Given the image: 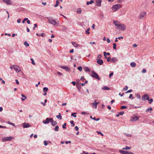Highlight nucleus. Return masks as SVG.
<instances>
[{
	"instance_id": "obj_1",
	"label": "nucleus",
	"mask_w": 154,
	"mask_h": 154,
	"mask_svg": "<svg viewBox=\"0 0 154 154\" xmlns=\"http://www.w3.org/2000/svg\"><path fill=\"white\" fill-rule=\"evenodd\" d=\"M113 23L117 27V29L121 30H124L126 29V26L123 24H120L117 21H113Z\"/></svg>"
},
{
	"instance_id": "obj_2",
	"label": "nucleus",
	"mask_w": 154,
	"mask_h": 154,
	"mask_svg": "<svg viewBox=\"0 0 154 154\" xmlns=\"http://www.w3.org/2000/svg\"><path fill=\"white\" fill-rule=\"evenodd\" d=\"M43 122L44 124H48L49 122H51L52 125H56L57 124V122L54 121L51 118H47L45 120L43 121Z\"/></svg>"
},
{
	"instance_id": "obj_3",
	"label": "nucleus",
	"mask_w": 154,
	"mask_h": 154,
	"mask_svg": "<svg viewBox=\"0 0 154 154\" xmlns=\"http://www.w3.org/2000/svg\"><path fill=\"white\" fill-rule=\"evenodd\" d=\"M48 19V22L54 26H57L59 23L56 21L55 20H54L51 17H47Z\"/></svg>"
},
{
	"instance_id": "obj_4",
	"label": "nucleus",
	"mask_w": 154,
	"mask_h": 154,
	"mask_svg": "<svg viewBox=\"0 0 154 154\" xmlns=\"http://www.w3.org/2000/svg\"><path fill=\"white\" fill-rule=\"evenodd\" d=\"M14 139V137L13 136L5 137L2 139V141L3 142H5L8 141H10Z\"/></svg>"
},
{
	"instance_id": "obj_5",
	"label": "nucleus",
	"mask_w": 154,
	"mask_h": 154,
	"mask_svg": "<svg viewBox=\"0 0 154 154\" xmlns=\"http://www.w3.org/2000/svg\"><path fill=\"white\" fill-rule=\"evenodd\" d=\"M122 7V5L120 4H116L114 5L112 8V9L114 11H117L119 8Z\"/></svg>"
},
{
	"instance_id": "obj_6",
	"label": "nucleus",
	"mask_w": 154,
	"mask_h": 154,
	"mask_svg": "<svg viewBox=\"0 0 154 154\" xmlns=\"http://www.w3.org/2000/svg\"><path fill=\"white\" fill-rule=\"evenodd\" d=\"M91 76L93 78H95L98 79H100V78L98 74L94 72L93 71H92V73L91 75Z\"/></svg>"
},
{
	"instance_id": "obj_7",
	"label": "nucleus",
	"mask_w": 154,
	"mask_h": 154,
	"mask_svg": "<svg viewBox=\"0 0 154 154\" xmlns=\"http://www.w3.org/2000/svg\"><path fill=\"white\" fill-rule=\"evenodd\" d=\"M119 152L122 154H135L134 153L131 152L124 151L122 150H120L119 151Z\"/></svg>"
},
{
	"instance_id": "obj_8",
	"label": "nucleus",
	"mask_w": 154,
	"mask_h": 154,
	"mask_svg": "<svg viewBox=\"0 0 154 154\" xmlns=\"http://www.w3.org/2000/svg\"><path fill=\"white\" fill-rule=\"evenodd\" d=\"M146 13L145 12H143L140 15L139 18L140 19H143L146 15Z\"/></svg>"
},
{
	"instance_id": "obj_9",
	"label": "nucleus",
	"mask_w": 154,
	"mask_h": 154,
	"mask_svg": "<svg viewBox=\"0 0 154 154\" xmlns=\"http://www.w3.org/2000/svg\"><path fill=\"white\" fill-rule=\"evenodd\" d=\"M142 99L143 100H149V97L148 95L145 94L142 97Z\"/></svg>"
},
{
	"instance_id": "obj_10",
	"label": "nucleus",
	"mask_w": 154,
	"mask_h": 154,
	"mask_svg": "<svg viewBox=\"0 0 154 154\" xmlns=\"http://www.w3.org/2000/svg\"><path fill=\"white\" fill-rule=\"evenodd\" d=\"M13 68L17 72H19L21 70L20 68L17 66L14 65Z\"/></svg>"
},
{
	"instance_id": "obj_11",
	"label": "nucleus",
	"mask_w": 154,
	"mask_h": 154,
	"mask_svg": "<svg viewBox=\"0 0 154 154\" xmlns=\"http://www.w3.org/2000/svg\"><path fill=\"white\" fill-rule=\"evenodd\" d=\"M101 0H96L95 2V5L98 6H100L101 5Z\"/></svg>"
},
{
	"instance_id": "obj_12",
	"label": "nucleus",
	"mask_w": 154,
	"mask_h": 154,
	"mask_svg": "<svg viewBox=\"0 0 154 154\" xmlns=\"http://www.w3.org/2000/svg\"><path fill=\"white\" fill-rule=\"evenodd\" d=\"M97 63L98 64L100 65H102L103 63V61L100 59H97Z\"/></svg>"
},
{
	"instance_id": "obj_13",
	"label": "nucleus",
	"mask_w": 154,
	"mask_h": 154,
	"mask_svg": "<svg viewBox=\"0 0 154 154\" xmlns=\"http://www.w3.org/2000/svg\"><path fill=\"white\" fill-rule=\"evenodd\" d=\"M61 67L62 68L65 69L66 71L69 72L70 70V69L67 66H61Z\"/></svg>"
},
{
	"instance_id": "obj_14",
	"label": "nucleus",
	"mask_w": 154,
	"mask_h": 154,
	"mask_svg": "<svg viewBox=\"0 0 154 154\" xmlns=\"http://www.w3.org/2000/svg\"><path fill=\"white\" fill-rule=\"evenodd\" d=\"M138 117L137 116H133L131 119V121H136L138 120Z\"/></svg>"
},
{
	"instance_id": "obj_15",
	"label": "nucleus",
	"mask_w": 154,
	"mask_h": 154,
	"mask_svg": "<svg viewBox=\"0 0 154 154\" xmlns=\"http://www.w3.org/2000/svg\"><path fill=\"white\" fill-rule=\"evenodd\" d=\"M5 3H6L8 5L12 4V2L10 0H2Z\"/></svg>"
},
{
	"instance_id": "obj_16",
	"label": "nucleus",
	"mask_w": 154,
	"mask_h": 154,
	"mask_svg": "<svg viewBox=\"0 0 154 154\" xmlns=\"http://www.w3.org/2000/svg\"><path fill=\"white\" fill-rule=\"evenodd\" d=\"M96 100H95L94 102L92 103V105L95 107V108H96L97 107V105L99 103L98 102H96Z\"/></svg>"
},
{
	"instance_id": "obj_17",
	"label": "nucleus",
	"mask_w": 154,
	"mask_h": 154,
	"mask_svg": "<svg viewBox=\"0 0 154 154\" xmlns=\"http://www.w3.org/2000/svg\"><path fill=\"white\" fill-rule=\"evenodd\" d=\"M117 61V59L116 57H113L111 59V62L115 63Z\"/></svg>"
},
{
	"instance_id": "obj_18",
	"label": "nucleus",
	"mask_w": 154,
	"mask_h": 154,
	"mask_svg": "<svg viewBox=\"0 0 154 154\" xmlns=\"http://www.w3.org/2000/svg\"><path fill=\"white\" fill-rule=\"evenodd\" d=\"M56 117L57 119H59L60 120L61 119H62V116H61V114H60V113H59V115H57L56 116Z\"/></svg>"
},
{
	"instance_id": "obj_19",
	"label": "nucleus",
	"mask_w": 154,
	"mask_h": 154,
	"mask_svg": "<svg viewBox=\"0 0 154 154\" xmlns=\"http://www.w3.org/2000/svg\"><path fill=\"white\" fill-rule=\"evenodd\" d=\"M131 66L133 67H135L136 66V64L134 62H132L130 64Z\"/></svg>"
},
{
	"instance_id": "obj_20",
	"label": "nucleus",
	"mask_w": 154,
	"mask_h": 154,
	"mask_svg": "<svg viewBox=\"0 0 154 154\" xmlns=\"http://www.w3.org/2000/svg\"><path fill=\"white\" fill-rule=\"evenodd\" d=\"M84 69L85 72H89L90 71V70L89 69V68L88 67H85L84 68Z\"/></svg>"
},
{
	"instance_id": "obj_21",
	"label": "nucleus",
	"mask_w": 154,
	"mask_h": 154,
	"mask_svg": "<svg viewBox=\"0 0 154 154\" xmlns=\"http://www.w3.org/2000/svg\"><path fill=\"white\" fill-rule=\"evenodd\" d=\"M102 89L103 90H109L110 88L107 86H105L102 88Z\"/></svg>"
},
{
	"instance_id": "obj_22",
	"label": "nucleus",
	"mask_w": 154,
	"mask_h": 154,
	"mask_svg": "<svg viewBox=\"0 0 154 154\" xmlns=\"http://www.w3.org/2000/svg\"><path fill=\"white\" fill-rule=\"evenodd\" d=\"M131 148L130 147H128V146H126L125 148H122V150L125 149L126 150H128L130 149Z\"/></svg>"
},
{
	"instance_id": "obj_23",
	"label": "nucleus",
	"mask_w": 154,
	"mask_h": 154,
	"mask_svg": "<svg viewBox=\"0 0 154 154\" xmlns=\"http://www.w3.org/2000/svg\"><path fill=\"white\" fill-rule=\"evenodd\" d=\"M94 1L93 0H91L90 2H87V5H88L89 4H91L94 3Z\"/></svg>"
},
{
	"instance_id": "obj_24",
	"label": "nucleus",
	"mask_w": 154,
	"mask_h": 154,
	"mask_svg": "<svg viewBox=\"0 0 154 154\" xmlns=\"http://www.w3.org/2000/svg\"><path fill=\"white\" fill-rule=\"evenodd\" d=\"M59 4V2L58 0H57L56 1V4L54 6V7H57Z\"/></svg>"
},
{
	"instance_id": "obj_25",
	"label": "nucleus",
	"mask_w": 154,
	"mask_h": 154,
	"mask_svg": "<svg viewBox=\"0 0 154 154\" xmlns=\"http://www.w3.org/2000/svg\"><path fill=\"white\" fill-rule=\"evenodd\" d=\"M72 44L75 47H77L78 46V44L75 42H72Z\"/></svg>"
},
{
	"instance_id": "obj_26",
	"label": "nucleus",
	"mask_w": 154,
	"mask_h": 154,
	"mask_svg": "<svg viewBox=\"0 0 154 154\" xmlns=\"http://www.w3.org/2000/svg\"><path fill=\"white\" fill-rule=\"evenodd\" d=\"M48 90V88L46 87H44L43 89V92H44L45 91L46 92H47Z\"/></svg>"
},
{
	"instance_id": "obj_27",
	"label": "nucleus",
	"mask_w": 154,
	"mask_h": 154,
	"mask_svg": "<svg viewBox=\"0 0 154 154\" xmlns=\"http://www.w3.org/2000/svg\"><path fill=\"white\" fill-rule=\"evenodd\" d=\"M81 10L80 8H79L77 9V13H80V14L81 13Z\"/></svg>"
},
{
	"instance_id": "obj_28",
	"label": "nucleus",
	"mask_w": 154,
	"mask_h": 154,
	"mask_svg": "<svg viewBox=\"0 0 154 154\" xmlns=\"http://www.w3.org/2000/svg\"><path fill=\"white\" fill-rule=\"evenodd\" d=\"M21 96L22 97L25 98L24 99H23V98H21L23 101L24 100L26 99V97L24 95L22 94H21Z\"/></svg>"
},
{
	"instance_id": "obj_29",
	"label": "nucleus",
	"mask_w": 154,
	"mask_h": 154,
	"mask_svg": "<svg viewBox=\"0 0 154 154\" xmlns=\"http://www.w3.org/2000/svg\"><path fill=\"white\" fill-rule=\"evenodd\" d=\"M124 134H125L126 136L128 137H131L132 135L128 133H125Z\"/></svg>"
},
{
	"instance_id": "obj_30",
	"label": "nucleus",
	"mask_w": 154,
	"mask_h": 154,
	"mask_svg": "<svg viewBox=\"0 0 154 154\" xmlns=\"http://www.w3.org/2000/svg\"><path fill=\"white\" fill-rule=\"evenodd\" d=\"M24 44L26 46H29V44L26 41L24 42Z\"/></svg>"
},
{
	"instance_id": "obj_31",
	"label": "nucleus",
	"mask_w": 154,
	"mask_h": 154,
	"mask_svg": "<svg viewBox=\"0 0 154 154\" xmlns=\"http://www.w3.org/2000/svg\"><path fill=\"white\" fill-rule=\"evenodd\" d=\"M152 107H150L149 108H148V109H147L146 110V112H148L149 111H152Z\"/></svg>"
},
{
	"instance_id": "obj_32",
	"label": "nucleus",
	"mask_w": 154,
	"mask_h": 154,
	"mask_svg": "<svg viewBox=\"0 0 154 154\" xmlns=\"http://www.w3.org/2000/svg\"><path fill=\"white\" fill-rule=\"evenodd\" d=\"M113 48L114 49H116V44L115 43H113Z\"/></svg>"
},
{
	"instance_id": "obj_33",
	"label": "nucleus",
	"mask_w": 154,
	"mask_h": 154,
	"mask_svg": "<svg viewBox=\"0 0 154 154\" xmlns=\"http://www.w3.org/2000/svg\"><path fill=\"white\" fill-rule=\"evenodd\" d=\"M59 127L58 126H56V127L54 128V130L55 131H57L58 130Z\"/></svg>"
},
{
	"instance_id": "obj_34",
	"label": "nucleus",
	"mask_w": 154,
	"mask_h": 154,
	"mask_svg": "<svg viewBox=\"0 0 154 154\" xmlns=\"http://www.w3.org/2000/svg\"><path fill=\"white\" fill-rule=\"evenodd\" d=\"M128 86H126L123 89V90L126 91L128 90Z\"/></svg>"
},
{
	"instance_id": "obj_35",
	"label": "nucleus",
	"mask_w": 154,
	"mask_h": 154,
	"mask_svg": "<svg viewBox=\"0 0 154 154\" xmlns=\"http://www.w3.org/2000/svg\"><path fill=\"white\" fill-rule=\"evenodd\" d=\"M30 60L31 61H32V64L34 65H35V63L34 62V60L32 58H31Z\"/></svg>"
},
{
	"instance_id": "obj_36",
	"label": "nucleus",
	"mask_w": 154,
	"mask_h": 154,
	"mask_svg": "<svg viewBox=\"0 0 154 154\" xmlns=\"http://www.w3.org/2000/svg\"><path fill=\"white\" fill-rule=\"evenodd\" d=\"M78 69L79 71H81L82 70V68L81 66H79L78 68Z\"/></svg>"
},
{
	"instance_id": "obj_37",
	"label": "nucleus",
	"mask_w": 154,
	"mask_h": 154,
	"mask_svg": "<svg viewBox=\"0 0 154 154\" xmlns=\"http://www.w3.org/2000/svg\"><path fill=\"white\" fill-rule=\"evenodd\" d=\"M97 132L98 134H100V135L102 136H103V134H102V133H101V132L100 131H97Z\"/></svg>"
},
{
	"instance_id": "obj_38",
	"label": "nucleus",
	"mask_w": 154,
	"mask_h": 154,
	"mask_svg": "<svg viewBox=\"0 0 154 154\" xmlns=\"http://www.w3.org/2000/svg\"><path fill=\"white\" fill-rule=\"evenodd\" d=\"M127 107L126 106H122L121 107V109H126L127 108Z\"/></svg>"
},
{
	"instance_id": "obj_39",
	"label": "nucleus",
	"mask_w": 154,
	"mask_h": 154,
	"mask_svg": "<svg viewBox=\"0 0 154 154\" xmlns=\"http://www.w3.org/2000/svg\"><path fill=\"white\" fill-rule=\"evenodd\" d=\"M44 145L45 146H46L48 145V143H47V142L46 140H45L44 141Z\"/></svg>"
},
{
	"instance_id": "obj_40",
	"label": "nucleus",
	"mask_w": 154,
	"mask_h": 154,
	"mask_svg": "<svg viewBox=\"0 0 154 154\" xmlns=\"http://www.w3.org/2000/svg\"><path fill=\"white\" fill-rule=\"evenodd\" d=\"M150 101L149 102V104H151L153 101L152 99H150L149 100H148Z\"/></svg>"
},
{
	"instance_id": "obj_41",
	"label": "nucleus",
	"mask_w": 154,
	"mask_h": 154,
	"mask_svg": "<svg viewBox=\"0 0 154 154\" xmlns=\"http://www.w3.org/2000/svg\"><path fill=\"white\" fill-rule=\"evenodd\" d=\"M76 86H77V88L79 90H80V88H81L80 86L79 85L77 84Z\"/></svg>"
},
{
	"instance_id": "obj_42",
	"label": "nucleus",
	"mask_w": 154,
	"mask_h": 154,
	"mask_svg": "<svg viewBox=\"0 0 154 154\" xmlns=\"http://www.w3.org/2000/svg\"><path fill=\"white\" fill-rule=\"evenodd\" d=\"M146 69H143V70L142 71V73H145L146 72Z\"/></svg>"
},
{
	"instance_id": "obj_43",
	"label": "nucleus",
	"mask_w": 154,
	"mask_h": 154,
	"mask_svg": "<svg viewBox=\"0 0 154 154\" xmlns=\"http://www.w3.org/2000/svg\"><path fill=\"white\" fill-rule=\"evenodd\" d=\"M76 114V113H72L71 114V116H73L74 117H76V116L75 115H74L75 114Z\"/></svg>"
},
{
	"instance_id": "obj_44",
	"label": "nucleus",
	"mask_w": 154,
	"mask_h": 154,
	"mask_svg": "<svg viewBox=\"0 0 154 154\" xmlns=\"http://www.w3.org/2000/svg\"><path fill=\"white\" fill-rule=\"evenodd\" d=\"M136 96L138 98H139V99H140V95L139 94H137V95H136Z\"/></svg>"
},
{
	"instance_id": "obj_45",
	"label": "nucleus",
	"mask_w": 154,
	"mask_h": 154,
	"mask_svg": "<svg viewBox=\"0 0 154 154\" xmlns=\"http://www.w3.org/2000/svg\"><path fill=\"white\" fill-rule=\"evenodd\" d=\"M132 91V89H130L129 90H128L127 91H126L125 93H130Z\"/></svg>"
},
{
	"instance_id": "obj_46",
	"label": "nucleus",
	"mask_w": 154,
	"mask_h": 154,
	"mask_svg": "<svg viewBox=\"0 0 154 154\" xmlns=\"http://www.w3.org/2000/svg\"><path fill=\"white\" fill-rule=\"evenodd\" d=\"M8 123L9 124H10L11 125H15L14 123H11V122H8Z\"/></svg>"
},
{
	"instance_id": "obj_47",
	"label": "nucleus",
	"mask_w": 154,
	"mask_h": 154,
	"mask_svg": "<svg viewBox=\"0 0 154 154\" xmlns=\"http://www.w3.org/2000/svg\"><path fill=\"white\" fill-rule=\"evenodd\" d=\"M111 59L110 57H109L107 58V62H109L110 61V60H111Z\"/></svg>"
},
{
	"instance_id": "obj_48",
	"label": "nucleus",
	"mask_w": 154,
	"mask_h": 154,
	"mask_svg": "<svg viewBox=\"0 0 154 154\" xmlns=\"http://www.w3.org/2000/svg\"><path fill=\"white\" fill-rule=\"evenodd\" d=\"M22 125H29V124L28 123L25 122L23 123Z\"/></svg>"
},
{
	"instance_id": "obj_49",
	"label": "nucleus",
	"mask_w": 154,
	"mask_h": 154,
	"mask_svg": "<svg viewBox=\"0 0 154 154\" xmlns=\"http://www.w3.org/2000/svg\"><path fill=\"white\" fill-rule=\"evenodd\" d=\"M124 112H119V115H122L123 114H124Z\"/></svg>"
},
{
	"instance_id": "obj_50",
	"label": "nucleus",
	"mask_w": 154,
	"mask_h": 154,
	"mask_svg": "<svg viewBox=\"0 0 154 154\" xmlns=\"http://www.w3.org/2000/svg\"><path fill=\"white\" fill-rule=\"evenodd\" d=\"M101 57L102 55L101 54H99L97 57V58H98V59H100V58H101Z\"/></svg>"
},
{
	"instance_id": "obj_51",
	"label": "nucleus",
	"mask_w": 154,
	"mask_h": 154,
	"mask_svg": "<svg viewBox=\"0 0 154 154\" xmlns=\"http://www.w3.org/2000/svg\"><path fill=\"white\" fill-rule=\"evenodd\" d=\"M100 18H103L104 17V15L103 14H100Z\"/></svg>"
},
{
	"instance_id": "obj_52",
	"label": "nucleus",
	"mask_w": 154,
	"mask_h": 154,
	"mask_svg": "<svg viewBox=\"0 0 154 154\" xmlns=\"http://www.w3.org/2000/svg\"><path fill=\"white\" fill-rule=\"evenodd\" d=\"M132 97V99H133L134 98V97H132V94H130L129 96V98H131V97Z\"/></svg>"
},
{
	"instance_id": "obj_53",
	"label": "nucleus",
	"mask_w": 154,
	"mask_h": 154,
	"mask_svg": "<svg viewBox=\"0 0 154 154\" xmlns=\"http://www.w3.org/2000/svg\"><path fill=\"white\" fill-rule=\"evenodd\" d=\"M113 72H111V73H110L109 75V78H111V76H112V75H113Z\"/></svg>"
},
{
	"instance_id": "obj_54",
	"label": "nucleus",
	"mask_w": 154,
	"mask_h": 154,
	"mask_svg": "<svg viewBox=\"0 0 154 154\" xmlns=\"http://www.w3.org/2000/svg\"><path fill=\"white\" fill-rule=\"evenodd\" d=\"M123 0H118V2L120 3L123 1Z\"/></svg>"
},
{
	"instance_id": "obj_55",
	"label": "nucleus",
	"mask_w": 154,
	"mask_h": 154,
	"mask_svg": "<svg viewBox=\"0 0 154 154\" xmlns=\"http://www.w3.org/2000/svg\"><path fill=\"white\" fill-rule=\"evenodd\" d=\"M70 123L73 125H74V121H73L72 120L70 121Z\"/></svg>"
},
{
	"instance_id": "obj_56",
	"label": "nucleus",
	"mask_w": 154,
	"mask_h": 154,
	"mask_svg": "<svg viewBox=\"0 0 154 154\" xmlns=\"http://www.w3.org/2000/svg\"><path fill=\"white\" fill-rule=\"evenodd\" d=\"M75 130L76 131H78V129H79V128L77 126H76L75 128Z\"/></svg>"
},
{
	"instance_id": "obj_57",
	"label": "nucleus",
	"mask_w": 154,
	"mask_h": 154,
	"mask_svg": "<svg viewBox=\"0 0 154 154\" xmlns=\"http://www.w3.org/2000/svg\"><path fill=\"white\" fill-rule=\"evenodd\" d=\"M66 144H67L68 143H71V142L70 141H66L65 142Z\"/></svg>"
},
{
	"instance_id": "obj_58",
	"label": "nucleus",
	"mask_w": 154,
	"mask_h": 154,
	"mask_svg": "<svg viewBox=\"0 0 154 154\" xmlns=\"http://www.w3.org/2000/svg\"><path fill=\"white\" fill-rule=\"evenodd\" d=\"M34 26L33 28V30L35 29V27H37V24H34Z\"/></svg>"
},
{
	"instance_id": "obj_59",
	"label": "nucleus",
	"mask_w": 154,
	"mask_h": 154,
	"mask_svg": "<svg viewBox=\"0 0 154 154\" xmlns=\"http://www.w3.org/2000/svg\"><path fill=\"white\" fill-rule=\"evenodd\" d=\"M57 74L59 75H62V73H61L60 72H57Z\"/></svg>"
},
{
	"instance_id": "obj_60",
	"label": "nucleus",
	"mask_w": 154,
	"mask_h": 154,
	"mask_svg": "<svg viewBox=\"0 0 154 154\" xmlns=\"http://www.w3.org/2000/svg\"><path fill=\"white\" fill-rule=\"evenodd\" d=\"M107 41L108 43H109L110 42V40L109 38L107 39Z\"/></svg>"
},
{
	"instance_id": "obj_61",
	"label": "nucleus",
	"mask_w": 154,
	"mask_h": 154,
	"mask_svg": "<svg viewBox=\"0 0 154 154\" xmlns=\"http://www.w3.org/2000/svg\"><path fill=\"white\" fill-rule=\"evenodd\" d=\"M41 35L43 37H44L45 36V34L44 33H42L41 34V35Z\"/></svg>"
},
{
	"instance_id": "obj_62",
	"label": "nucleus",
	"mask_w": 154,
	"mask_h": 154,
	"mask_svg": "<svg viewBox=\"0 0 154 154\" xmlns=\"http://www.w3.org/2000/svg\"><path fill=\"white\" fill-rule=\"evenodd\" d=\"M137 45L135 44H134L133 45V47H134V48H136V47H137Z\"/></svg>"
},
{
	"instance_id": "obj_63",
	"label": "nucleus",
	"mask_w": 154,
	"mask_h": 154,
	"mask_svg": "<svg viewBox=\"0 0 154 154\" xmlns=\"http://www.w3.org/2000/svg\"><path fill=\"white\" fill-rule=\"evenodd\" d=\"M21 22V20L20 19H18L17 20V22L18 23H19L20 22Z\"/></svg>"
},
{
	"instance_id": "obj_64",
	"label": "nucleus",
	"mask_w": 154,
	"mask_h": 154,
	"mask_svg": "<svg viewBox=\"0 0 154 154\" xmlns=\"http://www.w3.org/2000/svg\"><path fill=\"white\" fill-rule=\"evenodd\" d=\"M15 81H16V83L17 84H19V82L18 80L17 79H16L15 80Z\"/></svg>"
}]
</instances>
